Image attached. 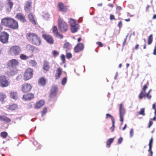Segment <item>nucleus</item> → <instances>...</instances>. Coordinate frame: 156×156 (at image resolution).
<instances>
[{"instance_id": "nucleus-1", "label": "nucleus", "mask_w": 156, "mask_h": 156, "mask_svg": "<svg viewBox=\"0 0 156 156\" xmlns=\"http://www.w3.org/2000/svg\"><path fill=\"white\" fill-rule=\"evenodd\" d=\"M26 35L27 40L30 43L37 46L41 44V39L37 34L33 33H29Z\"/></svg>"}, {"instance_id": "nucleus-2", "label": "nucleus", "mask_w": 156, "mask_h": 156, "mask_svg": "<svg viewBox=\"0 0 156 156\" xmlns=\"http://www.w3.org/2000/svg\"><path fill=\"white\" fill-rule=\"evenodd\" d=\"M33 70L32 69H27L23 73V78L25 81H27L31 79L33 75Z\"/></svg>"}, {"instance_id": "nucleus-3", "label": "nucleus", "mask_w": 156, "mask_h": 156, "mask_svg": "<svg viewBox=\"0 0 156 156\" xmlns=\"http://www.w3.org/2000/svg\"><path fill=\"white\" fill-rule=\"evenodd\" d=\"M10 83L9 79L4 75L0 76V86L2 87H6L10 85Z\"/></svg>"}, {"instance_id": "nucleus-4", "label": "nucleus", "mask_w": 156, "mask_h": 156, "mask_svg": "<svg viewBox=\"0 0 156 156\" xmlns=\"http://www.w3.org/2000/svg\"><path fill=\"white\" fill-rule=\"evenodd\" d=\"M58 27L62 32H66L68 29L67 24L60 18L58 19Z\"/></svg>"}, {"instance_id": "nucleus-5", "label": "nucleus", "mask_w": 156, "mask_h": 156, "mask_svg": "<svg viewBox=\"0 0 156 156\" xmlns=\"http://www.w3.org/2000/svg\"><path fill=\"white\" fill-rule=\"evenodd\" d=\"M71 26V30L73 33L76 32L79 28V25L75 23L74 20L71 19L69 22Z\"/></svg>"}, {"instance_id": "nucleus-6", "label": "nucleus", "mask_w": 156, "mask_h": 156, "mask_svg": "<svg viewBox=\"0 0 156 156\" xmlns=\"http://www.w3.org/2000/svg\"><path fill=\"white\" fill-rule=\"evenodd\" d=\"M18 61L16 59H12L9 60L7 63V66L8 67L16 69L19 65Z\"/></svg>"}, {"instance_id": "nucleus-7", "label": "nucleus", "mask_w": 156, "mask_h": 156, "mask_svg": "<svg viewBox=\"0 0 156 156\" xmlns=\"http://www.w3.org/2000/svg\"><path fill=\"white\" fill-rule=\"evenodd\" d=\"M9 34L5 32H3L0 34V41L3 43H6L8 42L9 37Z\"/></svg>"}, {"instance_id": "nucleus-8", "label": "nucleus", "mask_w": 156, "mask_h": 156, "mask_svg": "<svg viewBox=\"0 0 156 156\" xmlns=\"http://www.w3.org/2000/svg\"><path fill=\"white\" fill-rule=\"evenodd\" d=\"M31 85L29 83H25L21 85V90L23 93H27L30 91L32 89Z\"/></svg>"}, {"instance_id": "nucleus-9", "label": "nucleus", "mask_w": 156, "mask_h": 156, "mask_svg": "<svg viewBox=\"0 0 156 156\" xmlns=\"http://www.w3.org/2000/svg\"><path fill=\"white\" fill-rule=\"evenodd\" d=\"M58 91L57 87L55 86H53L51 89L50 93L49 95V98L51 99L54 98L57 95Z\"/></svg>"}, {"instance_id": "nucleus-10", "label": "nucleus", "mask_w": 156, "mask_h": 156, "mask_svg": "<svg viewBox=\"0 0 156 156\" xmlns=\"http://www.w3.org/2000/svg\"><path fill=\"white\" fill-rule=\"evenodd\" d=\"M11 20V22H10L8 27L13 30L17 29L18 28V24L17 22L12 18Z\"/></svg>"}, {"instance_id": "nucleus-11", "label": "nucleus", "mask_w": 156, "mask_h": 156, "mask_svg": "<svg viewBox=\"0 0 156 156\" xmlns=\"http://www.w3.org/2000/svg\"><path fill=\"white\" fill-rule=\"evenodd\" d=\"M12 18L5 17L1 20V23L4 26L8 27L9 26L10 22L11 21Z\"/></svg>"}, {"instance_id": "nucleus-12", "label": "nucleus", "mask_w": 156, "mask_h": 156, "mask_svg": "<svg viewBox=\"0 0 156 156\" xmlns=\"http://www.w3.org/2000/svg\"><path fill=\"white\" fill-rule=\"evenodd\" d=\"M52 30L53 33L56 37L60 39L63 38V35L58 32L57 27L56 26H53L52 28Z\"/></svg>"}, {"instance_id": "nucleus-13", "label": "nucleus", "mask_w": 156, "mask_h": 156, "mask_svg": "<svg viewBox=\"0 0 156 156\" xmlns=\"http://www.w3.org/2000/svg\"><path fill=\"white\" fill-rule=\"evenodd\" d=\"M119 113L120 121L121 122V125L122 124L123 121V117L124 115L125 111L124 108L122 107V104H120L119 105Z\"/></svg>"}, {"instance_id": "nucleus-14", "label": "nucleus", "mask_w": 156, "mask_h": 156, "mask_svg": "<svg viewBox=\"0 0 156 156\" xmlns=\"http://www.w3.org/2000/svg\"><path fill=\"white\" fill-rule=\"evenodd\" d=\"M42 37L48 43L50 44L53 43L54 41L51 36L48 35L44 34L42 35Z\"/></svg>"}, {"instance_id": "nucleus-15", "label": "nucleus", "mask_w": 156, "mask_h": 156, "mask_svg": "<svg viewBox=\"0 0 156 156\" xmlns=\"http://www.w3.org/2000/svg\"><path fill=\"white\" fill-rule=\"evenodd\" d=\"M34 94H33L29 93L23 95V98L25 101H30L34 98Z\"/></svg>"}, {"instance_id": "nucleus-16", "label": "nucleus", "mask_w": 156, "mask_h": 156, "mask_svg": "<svg viewBox=\"0 0 156 156\" xmlns=\"http://www.w3.org/2000/svg\"><path fill=\"white\" fill-rule=\"evenodd\" d=\"M44 104V101L42 100H40L36 102L34 106L35 109H39L42 107Z\"/></svg>"}, {"instance_id": "nucleus-17", "label": "nucleus", "mask_w": 156, "mask_h": 156, "mask_svg": "<svg viewBox=\"0 0 156 156\" xmlns=\"http://www.w3.org/2000/svg\"><path fill=\"white\" fill-rule=\"evenodd\" d=\"M46 79L43 77L40 78L38 80V83L39 86H44L46 84Z\"/></svg>"}, {"instance_id": "nucleus-18", "label": "nucleus", "mask_w": 156, "mask_h": 156, "mask_svg": "<svg viewBox=\"0 0 156 156\" xmlns=\"http://www.w3.org/2000/svg\"><path fill=\"white\" fill-rule=\"evenodd\" d=\"M10 97L16 100L18 99L19 96L17 92L14 91H12L10 93Z\"/></svg>"}, {"instance_id": "nucleus-19", "label": "nucleus", "mask_w": 156, "mask_h": 156, "mask_svg": "<svg viewBox=\"0 0 156 156\" xmlns=\"http://www.w3.org/2000/svg\"><path fill=\"white\" fill-rule=\"evenodd\" d=\"M7 2L6 10L8 12H9L12 9L13 7V4L11 0H7Z\"/></svg>"}, {"instance_id": "nucleus-20", "label": "nucleus", "mask_w": 156, "mask_h": 156, "mask_svg": "<svg viewBox=\"0 0 156 156\" xmlns=\"http://www.w3.org/2000/svg\"><path fill=\"white\" fill-rule=\"evenodd\" d=\"M58 7L59 10L61 11L66 12L67 9V7L64 6L63 3L61 2L58 3Z\"/></svg>"}, {"instance_id": "nucleus-21", "label": "nucleus", "mask_w": 156, "mask_h": 156, "mask_svg": "<svg viewBox=\"0 0 156 156\" xmlns=\"http://www.w3.org/2000/svg\"><path fill=\"white\" fill-rule=\"evenodd\" d=\"M56 72V73L55 74V78L56 80H57L62 75V71L61 68H58Z\"/></svg>"}, {"instance_id": "nucleus-22", "label": "nucleus", "mask_w": 156, "mask_h": 156, "mask_svg": "<svg viewBox=\"0 0 156 156\" xmlns=\"http://www.w3.org/2000/svg\"><path fill=\"white\" fill-rule=\"evenodd\" d=\"M43 68L46 71H49L50 69V66L49 63L48 62L46 61H44Z\"/></svg>"}, {"instance_id": "nucleus-23", "label": "nucleus", "mask_w": 156, "mask_h": 156, "mask_svg": "<svg viewBox=\"0 0 156 156\" xmlns=\"http://www.w3.org/2000/svg\"><path fill=\"white\" fill-rule=\"evenodd\" d=\"M16 17L18 19L20 20L21 21L25 22L26 21L24 15L21 13H20L17 14Z\"/></svg>"}, {"instance_id": "nucleus-24", "label": "nucleus", "mask_w": 156, "mask_h": 156, "mask_svg": "<svg viewBox=\"0 0 156 156\" xmlns=\"http://www.w3.org/2000/svg\"><path fill=\"white\" fill-rule=\"evenodd\" d=\"M29 18L31 22L34 25L36 24L34 17L31 13H30L28 15Z\"/></svg>"}, {"instance_id": "nucleus-25", "label": "nucleus", "mask_w": 156, "mask_h": 156, "mask_svg": "<svg viewBox=\"0 0 156 156\" xmlns=\"http://www.w3.org/2000/svg\"><path fill=\"white\" fill-rule=\"evenodd\" d=\"M17 107L18 106L17 104H12L9 105L8 107H7V109L8 110L12 111L17 109Z\"/></svg>"}, {"instance_id": "nucleus-26", "label": "nucleus", "mask_w": 156, "mask_h": 156, "mask_svg": "<svg viewBox=\"0 0 156 156\" xmlns=\"http://www.w3.org/2000/svg\"><path fill=\"white\" fill-rule=\"evenodd\" d=\"M21 51V49H11V54L15 55L19 54Z\"/></svg>"}, {"instance_id": "nucleus-27", "label": "nucleus", "mask_w": 156, "mask_h": 156, "mask_svg": "<svg viewBox=\"0 0 156 156\" xmlns=\"http://www.w3.org/2000/svg\"><path fill=\"white\" fill-rule=\"evenodd\" d=\"M31 4V2L27 1L25 6V9L26 12H28L30 9V6Z\"/></svg>"}, {"instance_id": "nucleus-28", "label": "nucleus", "mask_w": 156, "mask_h": 156, "mask_svg": "<svg viewBox=\"0 0 156 156\" xmlns=\"http://www.w3.org/2000/svg\"><path fill=\"white\" fill-rule=\"evenodd\" d=\"M114 139L113 138H110L107 140L106 142V147L107 148H109L110 147L111 144L113 142Z\"/></svg>"}, {"instance_id": "nucleus-29", "label": "nucleus", "mask_w": 156, "mask_h": 156, "mask_svg": "<svg viewBox=\"0 0 156 156\" xmlns=\"http://www.w3.org/2000/svg\"><path fill=\"white\" fill-rule=\"evenodd\" d=\"M0 119L7 122H9L11 121L10 119L4 116H0Z\"/></svg>"}, {"instance_id": "nucleus-30", "label": "nucleus", "mask_w": 156, "mask_h": 156, "mask_svg": "<svg viewBox=\"0 0 156 156\" xmlns=\"http://www.w3.org/2000/svg\"><path fill=\"white\" fill-rule=\"evenodd\" d=\"M17 73V70L15 69H14L9 70L7 72V73L8 75L13 76L16 74Z\"/></svg>"}, {"instance_id": "nucleus-31", "label": "nucleus", "mask_w": 156, "mask_h": 156, "mask_svg": "<svg viewBox=\"0 0 156 156\" xmlns=\"http://www.w3.org/2000/svg\"><path fill=\"white\" fill-rule=\"evenodd\" d=\"M6 98V95L3 93H0V101L3 102L4 99Z\"/></svg>"}, {"instance_id": "nucleus-32", "label": "nucleus", "mask_w": 156, "mask_h": 156, "mask_svg": "<svg viewBox=\"0 0 156 156\" xmlns=\"http://www.w3.org/2000/svg\"><path fill=\"white\" fill-rule=\"evenodd\" d=\"M63 48L66 49H70L72 48L71 45L69 42H66L64 44Z\"/></svg>"}, {"instance_id": "nucleus-33", "label": "nucleus", "mask_w": 156, "mask_h": 156, "mask_svg": "<svg viewBox=\"0 0 156 156\" xmlns=\"http://www.w3.org/2000/svg\"><path fill=\"white\" fill-rule=\"evenodd\" d=\"M83 44L82 43H79L76 45L74 49H83Z\"/></svg>"}, {"instance_id": "nucleus-34", "label": "nucleus", "mask_w": 156, "mask_h": 156, "mask_svg": "<svg viewBox=\"0 0 156 156\" xmlns=\"http://www.w3.org/2000/svg\"><path fill=\"white\" fill-rule=\"evenodd\" d=\"M145 92L143 91H141L139 95V98L140 99H141L143 97L146 96V94H144Z\"/></svg>"}, {"instance_id": "nucleus-35", "label": "nucleus", "mask_w": 156, "mask_h": 156, "mask_svg": "<svg viewBox=\"0 0 156 156\" xmlns=\"http://www.w3.org/2000/svg\"><path fill=\"white\" fill-rule=\"evenodd\" d=\"M7 133L6 132H3L0 133V136L3 138H5L8 136Z\"/></svg>"}, {"instance_id": "nucleus-36", "label": "nucleus", "mask_w": 156, "mask_h": 156, "mask_svg": "<svg viewBox=\"0 0 156 156\" xmlns=\"http://www.w3.org/2000/svg\"><path fill=\"white\" fill-rule=\"evenodd\" d=\"M145 109L144 108H141L140 111L138 112V114L140 115H142L143 116L145 115Z\"/></svg>"}, {"instance_id": "nucleus-37", "label": "nucleus", "mask_w": 156, "mask_h": 156, "mask_svg": "<svg viewBox=\"0 0 156 156\" xmlns=\"http://www.w3.org/2000/svg\"><path fill=\"white\" fill-rule=\"evenodd\" d=\"M148 44H150L152 42L153 40V35L152 34H151L148 38Z\"/></svg>"}, {"instance_id": "nucleus-38", "label": "nucleus", "mask_w": 156, "mask_h": 156, "mask_svg": "<svg viewBox=\"0 0 156 156\" xmlns=\"http://www.w3.org/2000/svg\"><path fill=\"white\" fill-rule=\"evenodd\" d=\"M47 112V108L46 107L44 108L43 110L41 112V115L43 116L45 115Z\"/></svg>"}, {"instance_id": "nucleus-39", "label": "nucleus", "mask_w": 156, "mask_h": 156, "mask_svg": "<svg viewBox=\"0 0 156 156\" xmlns=\"http://www.w3.org/2000/svg\"><path fill=\"white\" fill-rule=\"evenodd\" d=\"M29 63L33 66H36L37 64V63L34 60H30Z\"/></svg>"}, {"instance_id": "nucleus-40", "label": "nucleus", "mask_w": 156, "mask_h": 156, "mask_svg": "<svg viewBox=\"0 0 156 156\" xmlns=\"http://www.w3.org/2000/svg\"><path fill=\"white\" fill-rule=\"evenodd\" d=\"M153 138L152 137L150 140L149 145V150H151L152 148V144L153 142Z\"/></svg>"}, {"instance_id": "nucleus-41", "label": "nucleus", "mask_w": 156, "mask_h": 156, "mask_svg": "<svg viewBox=\"0 0 156 156\" xmlns=\"http://www.w3.org/2000/svg\"><path fill=\"white\" fill-rule=\"evenodd\" d=\"M61 59L63 63L66 62L65 57L64 55L62 54L61 56Z\"/></svg>"}, {"instance_id": "nucleus-42", "label": "nucleus", "mask_w": 156, "mask_h": 156, "mask_svg": "<svg viewBox=\"0 0 156 156\" xmlns=\"http://www.w3.org/2000/svg\"><path fill=\"white\" fill-rule=\"evenodd\" d=\"M108 117H109L111 118V120L112 121H115L114 119V117L111 115L110 114L107 113L106 114V119H107L108 118Z\"/></svg>"}, {"instance_id": "nucleus-43", "label": "nucleus", "mask_w": 156, "mask_h": 156, "mask_svg": "<svg viewBox=\"0 0 156 156\" xmlns=\"http://www.w3.org/2000/svg\"><path fill=\"white\" fill-rule=\"evenodd\" d=\"M20 58L23 60H26L28 58V57L24 54H21L20 56Z\"/></svg>"}, {"instance_id": "nucleus-44", "label": "nucleus", "mask_w": 156, "mask_h": 156, "mask_svg": "<svg viewBox=\"0 0 156 156\" xmlns=\"http://www.w3.org/2000/svg\"><path fill=\"white\" fill-rule=\"evenodd\" d=\"M66 56L68 59H69L72 57V55L71 53L66 52Z\"/></svg>"}, {"instance_id": "nucleus-45", "label": "nucleus", "mask_w": 156, "mask_h": 156, "mask_svg": "<svg viewBox=\"0 0 156 156\" xmlns=\"http://www.w3.org/2000/svg\"><path fill=\"white\" fill-rule=\"evenodd\" d=\"M112 126L110 128V129H111V132H113L114 131V129L115 127V121H112Z\"/></svg>"}, {"instance_id": "nucleus-46", "label": "nucleus", "mask_w": 156, "mask_h": 156, "mask_svg": "<svg viewBox=\"0 0 156 156\" xmlns=\"http://www.w3.org/2000/svg\"><path fill=\"white\" fill-rule=\"evenodd\" d=\"M148 85V83L147 82V84H145L144 86H143L142 89V91H144V92H145L146 89L147 88V86Z\"/></svg>"}, {"instance_id": "nucleus-47", "label": "nucleus", "mask_w": 156, "mask_h": 156, "mask_svg": "<svg viewBox=\"0 0 156 156\" xmlns=\"http://www.w3.org/2000/svg\"><path fill=\"white\" fill-rule=\"evenodd\" d=\"M66 81H67L66 78V77H64L63 78L62 80V85H65L66 83Z\"/></svg>"}, {"instance_id": "nucleus-48", "label": "nucleus", "mask_w": 156, "mask_h": 156, "mask_svg": "<svg viewBox=\"0 0 156 156\" xmlns=\"http://www.w3.org/2000/svg\"><path fill=\"white\" fill-rule=\"evenodd\" d=\"M59 53L58 52L54 50L53 51V54L54 56L56 57L58 55Z\"/></svg>"}, {"instance_id": "nucleus-49", "label": "nucleus", "mask_w": 156, "mask_h": 156, "mask_svg": "<svg viewBox=\"0 0 156 156\" xmlns=\"http://www.w3.org/2000/svg\"><path fill=\"white\" fill-rule=\"evenodd\" d=\"M26 49H34V47L33 45L28 44L26 46Z\"/></svg>"}, {"instance_id": "nucleus-50", "label": "nucleus", "mask_w": 156, "mask_h": 156, "mask_svg": "<svg viewBox=\"0 0 156 156\" xmlns=\"http://www.w3.org/2000/svg\"><path fill=\"white\" fill-rule=\"evenodd\" d=\"M133 129L132 128L130 129V133H129V135L130 137H132L133 136Z\"/></svg>"}, {"instance_id": "nucleus-51", "label": "nucleus", "mask_w": 156, "mask_h": 156, "mask_svg": "<svg viewBox=\"0 0 156 156\" xmlns=\"http://www.w3.org/2000/svg\"><path fill=\"white\" fill-rule=\"evenodd\" d=\"M122 140H123V138H122V137L120 138L118 140L117 143L118 144H120L122 142Z\"/></svg>"}, {"instance_id": "nucleus-52", "label": "nucleus", "mask_w": 156, "mask_h": 156, "mask_svg": "<svg viewBox=\"0 0 156 156\" xmlns=\"http://www.w3.org/2000/svg\"><path fill=\"white\" fill-rule=\"evenodd\" d=\"M20 48L17 45H14L11 47L10 49H19Z\"/></svg>"}, {"instance_id": "nucleus-53", "label": "nucleus", "mask_w": 156, "mask_h": 156, "mask_svg": "<svg viewBox=\"0 0 156 156\" xmlns=\"http://www.w3.org/2000/svg\"><path fill=\"white\" fill-rule=\"evenodd\" d=\"M153 123V122L151 121L150 120L149 122V125L148 126V128H150L151 127V126H152Z\"/></svg>"}, {"instance_id": "nucleus-54", "label": "nucleus", "mask_w": 156, "mask_h": 156, "mask_svg": "<svg viewBox=\"0 0 156 156\" xmlns=\"http://www.w3.org/2000/svg\"><path fill=\"white\" fill-rule=\"evenodd\" d=\"M128 34L126 36V38L124 39V41L123 42V46H124L125 45V44L126 41V40L127 38V37H128Z\"/></svg>"}, {"instance_id": "nucleus-55", "label": "nucleus", "mask_w": 156, "mask_h": 156, "mask_svg": "<svg viewBox=\"0 0 156 156\" xmlns=\"http://www.w3.org/2000/svg\"><path fill=\"white\" fill-rule=\"evenodd\" d=\"M122 23L121 21H120L118 23V26L119 28H121L122 27Z\"/></svg>"}, {"instance_id": "nucleus-56", "label": "nucleus", "mask_w": 156, "mask_h": 156, "mask_svg": "<svg viewBox=\"0 0 156 156\" xmlns=\"http://www.w3.org/2000/svg\"><path fill=\"white\" fill-rule=\"evenodd\" d=\"M110 19L111 20H116V19H115V18L114 17V16L112 15H110Z\"/></svg>"}, {"instance_id": "nucleus-57", "label": "nucleus", "mask_w": 156, "mask_h": 156, "mask_svg": "<svg viewBox=\"0 0 156 156\" xmlns=\"http://www.w3.org/2000/svg\"><path fill=\"white\" fill-rule=\"evenodd\" d=\"M146 96L147 97L148 99H150L151 97V95H149V94H146Z\"/></svg>"}, {"instance_id": "nucleus-58", "label": "nucleus", "mask_w": 156, "mask_h": 156, "mask_svg": "<svg viewBox=\"0 0 156 156\" xmlns=\"http://www.w3.org/2000/svg\"><path fill=\"white\" fill-rule=\"evenodd\" d=\"M96 44L100 46H102L103 45L101 42H96Z\"/></svg>"}, {"instance_id": "nucleus-59", "label": "nucleus", "mask_w": 156, "mask_h": 156, "mask_svg": "<svg viewBox=\"0 0 156 156\" xmlns=\"http://www.w3.org/2000/svg\"><path fill=\"white\" fill-rule=\"evenodd\" d=\"M82 49H74V51L76 52H80Z\"/></svg>"}, {"instance_id": "nucleus-60", "label": "nucleus", "mask_w": 156, "mask_h": 156, "mask_svg": "<svg viewBox=\"0 0 156 156\" xmlns=\"http://www.w3.org/2000/svg\"><path fill=\"white\" fill-rule=\"evenodd\" d=\"M3 8V5L2 4H0V11L2 10Z\"/></svg>"}, {"instance_id": "nucleus-61", "label": "nucleus", "mask_w": 156, "mask_h": 156, "mask_svg": "<svg viewBox=\"0 0 156 156\" xmlns=\"http://www.w3.org/2000/svg\"><path fill=\"white\" fill-rule=\"evenodd\" d=\"M41 146L39 144H38V146L37 147V150L40 149H41Z\"/></svg>"}, {"instance_id": "nucleus-62", "label": "nucleus", "mask_w": 156, "mask_h": 156, "mask_svg": "<svg viewBox=\"0 0 156 156\" xmlns=\"http://www.w3.org/2000/svg\"><path fill=\"white\" fill-rule=\"evenodd\" d=\"M152 108L153 109H156V106H155V104H153V105H152Z\"/></svg>"}, {"instance_id": "nucleus-63", "label": "nucleus", "mask_w": 156, "mask_h": 156, "mask_svg": "<svg viewBox=\"0 0 156 156\" xmlns=\"http://www.w3.org/2000/svg\"><path fill=\"white\" fill-rule=\"evenodd\" d=\"M148 151H150V156H152L153 155V152L151 151V150H149V149L148 150Z\"/></svg>"}, {"instance_id": "nucleus-64", "label": "nucleus", "mask_w": 156, "mask_h": 156, "mask_svg": "<svg viewBox=\"0 0 156 156\" xmlns=\"http://www.w3.org/2000/svg\"><path fill=\"white\" fill-rule=\"evenodd\" d=\"M126 126H127L126 124H125L124 127L122 128V130H124L126 129Z\"/></svg>"}]
</instances>
